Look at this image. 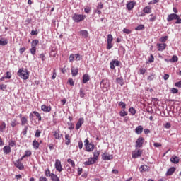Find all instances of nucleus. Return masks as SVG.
Returning a JSON list of instances; mask_svg holds the SVG:
<instances>
[{
	"instance_id": "24",
	"label": "nucleus",
	"mask_w": 181,
	"mask_h": 181,
	"mask_svg": "<svg viewBox=\"0 0 181 181\" xmlns=\"http://www.w3.org/2000/svg\"><path fill=\"white\" fill-rule=\"evenodd\" d=\"M88 81H90V76H88V74H85L83 75L82 82L83 83V84H86Z\"/></svg>"
},
{
	"instance_id": "15",
	"label": "nucleus",
	"mask_w": 181,
	"mask_h": 181,
	"mask_svg": "<svg viewBox=\"0 0 181 181\" xmlns=\"http://www.w3.org/2000/svg\"><path fill=\"white\" fill-rule=\"evenodd\" d=\"M84 124V119L83 117L79 118L76 123V129H80L81 125Z\"/></svg>"
},
{
	"instance_id": "9",
	"label": "nucleus",
	"mask_w": 181,
	"mask_h": 181,
	"mask_svg": "<svg viewBox=\"0 0 181 181\" xmlns=\"http://www.w3.org/2000/svg\"><path fill=\"white\" fill-rule=\"evenodd\" d=\"M136 5V2L132 1H129L127 4H126V8L127 9V11H132L134 9V6H135Z\"/></svg>"
},
{
	"instance_id": "63",
	"label": "nucleus",
	"mask_w": 181,
	"mask_h": 181,
	"mask_svg": "<svg viewBox=\"0 0 181 181\" xmlns=\"http://www.w3.org/2000/svg\"><path fill=\"white\" fill-rule=\"evenodd\" d=\"M175 87H178L179 88H181V81L175 83Z\"/></svg>"
},
{
	"instance_id": "55",
	"label": "nucleus",
	"mask_w": 181,
	"mask_h": 181,
	"mask_svg": "<svg viewBox=\"0 0 181 181\" xmlns=\"http://www.w3.org/2000/svg\"><path fill=\"white\" fill-rule=\"evenodd\" d=\"M155 61V57H153V54H151L150 58L148 59L149 63H153Z\"/></svg>"
},
{
	"instance_id": "59",
	"label": "nucleus",
	"mask_w": 181,
	"mask_h": 181,
	"mask_svg": "<svg viewBox=\"0 0 181 181\" xmlns=\"http://www.w3.org/2000/svg\"><path fill=\"white\" fill-rule=\"evenodd\" d=\"M6 85L5 84H1L0 85V90H2V91H5L6 90Z\"/></svg>"
},
{
	"instance_id": "2",
	"label": "nucleus",
	"mask_w": 181,
	"mask_h": 181,
	"mask_svg": "<svg viewBox=\"0 0 181 181\" xmlns=\"http://www.w3.org/2000/svg\"><path fill=\"white\" fill-rule=\"evenodd\" d=\"M85 19H86L85 15L74 13V16H72V20L74 22H76V23H78L79 22H81L82 21H84Z\"/></svg>"
},
{
	"instance_id": "44",
	"label": "nucleus",
	"mask_w": 181,
	"mask_h": 181,
	"mask_svg": "<svg viewBox=\"0 0 181 181\" xmlns=\"http://www.w3.org/2000/svg\"><path fill=\"white\" fill-rule=\"evenodd\" d=\"M118 105L119 107H122V110H125V108L127 107V104H125V103L124 102H119Z\"/></svg>"
},
{
	"instance_id": "61",
	"label": "nucleus",
	"mask_w": 181,
	"mask_h": 181,
	"mask_svg": "<svg viewBox=\"0 0 181 181\" xmlns=\"http://www.w3.org/2000/svg\"><path fill=\"white\" fill-rule=\"evenodd\" d=\"M112 47V42H107V45L106 47V49L107 50H110V49H111Z\"/></svg>"
},
{
	"instance_id": "12",
	"label": "nucleus",
	"mask_w": 181,
	"mask_h": 181,
	"mask_svg": "<svg viewBox=\"0 0 181 181\" xmlns=\"http://www.w3.org/2000/svg\"><path fill=\"white\" fill-rule=\"evenodd\" d=\"M14 166H16V168H18L19 170H23V169H25V165H23V163H22L21 161L16 160L14 163Z\"/></svg>"
},
{
	"instance_id": "62",
	"label": "nucleus",
	"mask_w": 181,
	"mask_h": 181,
	"mask_svg": "<svg viewBox=\"0 0 181 181\" xmlns=\"http://www.w3.org/2000/svg\"><path fill=\"white\" fill-rule=\"evenodd\" d=\"M22 134H23V135H26V134H28V126H25Z\"/></svg>"
},
{
	"instance_id": "52",
	"label": "nucleus",
	"mask_w": 181,
	"mask_h": 181,
	"mask_svg": "<svg viewBox=\"0 0 181 181\" xmlns=\"http://www.w3.org/2000/svg\"><path fill=\"white\" fill-rule=\"evenodd\" d=\"M6 76H4L6 78L9 79V78H12V74H11V72L7 71V72L6 73Z\"/></svg>"
},
{
	"instance_id": "30",
	"label": "nucleus",
	"mask_w": 181,
	"mask_h": 181,
	"mask_svg": "<svg viewBox=\"0 0 181 181\" xmlns=\"http://www.w3.org/2000/svg\"><path fill=\"white\" fill-rule=\"evenodd\" d=\"M148 170V167L146 165H141V167L139 168L140 172H146Z\"/></svg>"
},
{
	"instance_id": "28",
	"label": "nucleus",
	"mask_w": 181,
	"mask_h": 181,
	"mask_svg": "<svg viewBox=\"0 0 181 181\" xmlns=\"http://www.w3.org/2000/svg\"><path fill=\"white\" fill-rule=\"evenodd\" d=\"M116 83H117V84H119V86H124V78H122V77L117 78Z\"/></svg>"
},
{
	"instance_id": "50",
	"label": "nucleus",
	"mask_w": 181,
	"mask_h": 181,
	"mask_svg": "<svg viewBox=\"0 0 181 181\" xmlns=\"http://www.w3.org/2000/svg\"><path fill=\"white\" fill-rule=\"evenodd\" d=\"M112 35L108 34L107 35V42H112Z\"/></svg>"
},
{
	"instance_id": "51",
	"label": "nucleus",
	"mask_w": 181,
	"mask_h": 181,
	"mask_svg": "<svg viewBox=\"0 0 181 181\" xmlns=\"http://www.w3.org/2000/svg\"><path fill=\"white\" fill-rule=\"evenodd\" d=\"M6 45H8V41L0 40V46H6Z\"/></svg>"
},
{
	"instance_id": "22",
	"label": "nucleus",
	"mask_w": 181,
	"mask_h": 181,
	"mask_svg": "<svg viewBox=\"0 0 181 181\" xmlns=\"http://www.w3.org/2000/svg\"><path fill=\"white\" fill-rule=\"evenodd\" d=\"M170 162H172V163L177 164L179 160H180V159L179 158V157L174 156L170 158Z\"/></svg>"
},
{
	"instance_id": "43",
	"label": "nucleus",
	"mask_w": 181,
	"mask_h": 181,
	"mask_svg": "<svg viewBox=\"0 0 181 181\" xmlns=\"http://www.w3.org/2000/svg\"><path fill=\"white\" fill-rule=\"evenodd\" d=\"M128 115V113L125 111V109H123L122 111L119 112L120 117H125Z\"/></svg>"
},
{
	"instance_id": "14",
	"label": "nucleus",
	"mask_w": 181,
	"mask_h": 181,
	"mask_svg": "<svg viewBox=\"0 0 181 181\" xmlns=\"http://www.w3.org/2000/svg\"><path fill=\"white\" fill-rule=\"evenodd\" d=\"M102 159L103 160H111L112 159V156L108 154L107 153H104L102 155Z\"/></svg>"
},
{
	"instance_id": "64",
	"label": "nucleus",
	"mask_w": 181,
	"mask_h": 181,
	"mask_svg": "<svg viewBox=\"0 0 181 181\" xmlns=\"http://www.w3.org/2000/svg\"><path fill=\"white\" fill-rule=\"evenodd\" d=\"M39 181H47V178H46L45 177L41 176L39 178Z\"/></svg>"
},
{
	"instance_id": "23",
	"label": "nucleus",
	"mask_w": 181,
	"mask_h": 181,
	"mask_svg": "<svg viewBox=\"0 0 181 181\" xmlns=\"http://www.w3.org/2000/svg\"><path fill=\"white\" fill-rule=\"evenodd\" d=\"M81 36H83L85 39H87L88 37V31L86 30H82L79 32Z\"/></svg>"
},
{
	"instance_id": "58",
	"label": "nucleus",
	"mask_w": 181,
	"mask_h": 181,
	"mask_svg": "<svg viewBox=\"0 0 181 181\" xmlns=\"http://www.w3.org/2000/svg\"><path fill=\"white\" fill-rule=\"evenodd\" d=\"M123 33H126V35H129L131 33V30L128 28H124L123 30Z\"/></svg>"
},
{
	"instance_id": "57",
	"label": "nucleus",
	"mask_w": 181,
	"mask_h": 181,
	"mask_svg": "<svg viewBox=\"0 0 181 181\" xmlns=\"http://www.w3.org/2000/svg\"><path fill=\"white\" fill-rule=\"evenodd\" d=\"M86 13H90L91 11V8L89 6H86L84 9Z\"/></svg>"
},
{
	"instance_id": "6",
	"label": "nucleus",
	"mask_w": 181,
	"mask_h": 181,
	"mask_svg": "<svg viewBox=\"0 0 181 181\" xmlns=\"http://www.w3.org/2000/svg\"><path fill=\"white\" fill-rule=\"evenodd\" d=\"M141 155H142V150H135L132 153V158L133 159H137V158L141 157Z\"/></svg>"
},
{
	"instance_id": "48",
	"label": "nucleus",
	"mask_w": 181,
	"mask_h": 181,
	"mask_svg": "<svg viewBox=\"0 0 181 181\" xmlns=\"http://www.w3.org/2000/svg\"><path fill=\"white\" fill-rule=\"evenodd\" d=\"M30 53L33 56H35L36 54V47H31Z\"/></svg>"
},
{
	"instance_id": "32",
	"label": "nucleus",
	"mask_w": 181,
	"mask_h": 181,
	"mask_svg": "<svg viewBox=\"0 0 181 181\" xmlns=\"http://www.w3.org/2000/svg\"><path fill=\"white\" fill-rule=\"evenodd\" d=\"M39 45V40H33L31 42V47H36Z\"/></svg>"
},
{
	"instance_id": "42",
	"label": "nucleus",
	"mask_w": 181,
	"mask_h": 181,
	"mask_svg": "<svg viewBox=\"0 0 181 181\" xmlns=\"http://www.w3.org/2000/svg\"><path fill=\"white\" fill-rule=\"evenodd\" d=\"M6 128V124L5 122H3L1 125H0V132H4V129Z\"/></svg>"
},
{
	"instance_id": "27",
	"label": "nucleus",
	"mask_w": 181,
	"mask_h": 181,
	"mask_svg": "<svg viewBox=\"0 0 181 181\" xmlns=\"http://www.w3.org/2000/svg\"><path fill=\"white\" fill-rule=\"evenodd\" d=\"M79 95L81 98H84L86 96V88H81L79 90Z\"/></svg>"
},
{
	"instance_id": "36",
	"label": "nucleus",
	"mask_w": 181,
	"mask_h": 181,
	"mask_svg": "<svg viewBox=\"0 0 181 181\" xmlns=\"http://www.w3.org/2000/svg\"><path fill=\"white\" fill-rule=\"evenodd\" d=\"M68 163H70L71 165V168H76V163H74V160H71V158L67 159Z\"/></svg>"
},
{
	"instance_id": "34",
	"label": "nucleus",
	"mask_w": 181,
	"mask_h": 181,
	"mask_svg": "<svg viewBox=\"0 0 181 181\" xmlns=\"http://www.w3.org/2000/svg\"><path fill=\"white\" fill-rule=\"evenodd\" d=\"M149 16L151 17L149 18L150 22H155V21H156V15L152 13V14H150Z\"/></svg>"
},
{
	"instance_id": "8",
	"label": "nucleus",
	"mask_w": 181,
	"mask_h": 181,
	"mask_svg": "<svg viewBox=\"0 0 181 181\" xmlns=\"http://www.w3.org/2000/svg\"><path fill=\"white\" fill-rule=\"evenodd\" d=\"M53 136L55 139H57L58 141H60L62 138H63V134H60V130L57 129L56 131L52 132Z\"/></svg>"
},
{
	"instance_id": "33",
	"label": "nucleus",
	"mask_w": 181,
	"mask_h": 181,
	"mask_svg": "<svg viewBox=\"0 0 181 181\" xmlns=\"http://www.w3.org/2000/svg\"><path fill=\"white\" fill-rule=\"evenodd\" d=\"M93 158H92L93 159H96V160H98V156H100V151H95L93 152Z\"/></svg>"
},
{
	"instance_id": "25",
	"label": "nucleus",
	"mask_w": 181,
	"mask_h": 181,
	"mask_svg": "<svg viewBox=\"0 0 181 181\" xmlns=\"http://www.w3.org/2000/svg\"><path fill=\"white\" fill-rule=\"evenodd\" d=\"M143 12L144 13H151L152 12V8L149 6H146L144 8Z\"/></svg>"
},
{
	"instance_id": "46",
	"label": "nucleus",
	"mask_w": 181,
	"mask_h": 181,
	"mask_svg": "<svg viewBox=\"0 0 181 181\" xmlns=\"http://www.w3.org/2000/svg\"><path fill=\"white\" fill-rule=\"evenodd\" d=\"M75 60L76 62H80V60H81V57L80 56V54H75Z\"/></svg>"
},
{
	"instance_id": "13",
	"label": "nucleus",
	"mask_w": 181,
	"mask_h": 181,
	"mask_svg": "<svg viewBox=\"0 0 181 181\" xmlns=\"http://www.w3.org/2000/svg\"><path fill=\"white\" fill-rule=\"evenodd\" d=\"M175 172H176V168L171 167L167 170L165 176H172Z\"/></svg>"
},
{
	"instance_id": "40",
	"label": "nucleus",
	"mask_w": 181,
	"mask_h": 181,
	"mask_svg": "<svg viewBox=\"0 0 181 181\" xmlns=\"http://www.w3.org/2000/svg\"><path fill=\"white\" fill-rule=\"evenodd\" d=\"M169 37H168L167 35L165 36H163L160 38L159 41L161 42V43H165V42H166V40H168V38Z\"/></svg>"
},
{
	"instance_id": "56",
	"label": "nucleus",
	"mask_w": 181,
	"mask_h": 181,
	"mask_svg": "<svg viewBox=\"0 0 181 181\" xmlns=\"http://www.w3.org/2000/svg\"><path fill=\"white\" fill-rule=\"evenodd\" d=\"M11 125L13 128H15V127H16V125H18L16 120H15V119L12 120Z\"/></svg>"
},
{
	"instance_id": "49",
	"label": "nucleus",
	"mask_w": 181,
	"mask_h": 181,
	"mask_svg": "<svg viewBox=\"0 0 181 181\" xmlns=\"http://www.w3.org/2000/svg\"><path fill=\"white\" fill-rule=\"evenodd\" d=\"M40 134H42V132H40L39 129H37L35 134V138H40Z\"/></svg>"
},
{
	"instance_id": "10",
	"label": "nucleus",
	"mask_w": 181,
	"mask_h": 181,
	"mask_svg": "<svg viewBox=\"0 0 181 181\" xmlns=\"http://www.w3.org/2000/svg\"><path fill=\"white\" fill-rule=\"evenodd\" d=\"M97 162V158H90L87 161L84 162L85 166H90V165H94Z\"/></svg>"
},
{
	"instance_id": "3",
	"label": "nucleus",
	"mask_w": 181,
	"mask_h": 181,
	"mask_svg": "<svg viewBox=\"0 0 181 181\" xmlns=\"http://www.w3.org/2000/svg\"><path fill=\"white\" fill-rule=\"evenodd\" d=\"M100 86L103 88V92L105 93V91L108 90L110 83H108V81H107V79H103L100 82Z\"/></svg>"
},
{
	"instance_id": "5",
	"label": "nucleus",
	"mask_w": 181,
	"mask_h": 181,
	"mask_svg": "<svg viewBox=\"0 0 181 181\" xmlns=\"http://www.w3.org/2000/svg\"><path fill=\"white\" fill-rule=\"evenodd\" d=\"M120 64H121V62L116 60V59H113L110 63V67L111 70H115V66L117 67H119Z\"/></svg>"
},
{
	"instance_id": "45",
	"label": "nucleus",
	"mask_w": 181,
	"mask_h": 181,
	"mask_svg": "<svg viewBox=\"0 0 181 181\" xmlns=\"http://www.w3.org/2000/svg\"><path fill=\"white\" fill-rule=\"evenodd\" d=\"M32 155V151H29V150H27L25 151V154H24V156L25 158H29V156H30Z\"/></svg>"
},
{
	"instance_id": "37",
	"label": "nucleus",
	"mask_w": 181,
	"mask_h": 181,
	"mask_svg": "<svg viewBox=\"0 0 181 181\" xmlns=\"http://www.w3.org/2000/svg\"><path fill=\"white\" fill-rule=\"evenodd\" d=\"M45 176H47V177H52V173H50V170L49 168H47L45 170Z\"/></svg>"
},
{
	"instance_id": "29",
	"label": "nucleus",
	"mask_w": 181,
	"mask_h": 181,
	"mask_svg": "<svg viewBox=\"0 0 181 181\" xmlns=\"http://www.w3.org/2000/svg\"><path fill=\"white\" fill-rule=\"evenodd\" d=\"M50 177L52 181H60V178L57 176V175L54 173H52V175Z\"/></svg>"
},
{
	"instance_id": "11",
	"label": "nucleus",
	"mask_w": 181,
	"mask_h": 181,
	"mask_svg": "<svg viewBox=\"0 0 181 181\" xmlns=\"http://www.w3.org/2000/svg\"><path fill=\"white\" fill-rule=\"evenodd\" d=\"M177 16L178 15L176 13L169 14L167 17V21L172 22V21H175V20L177 19Z\"/></svg>"
},
{
	"instance_id": "20",
	"label": "nucleus",
	"mask_w": 181,
	"mask_h": 181,
	"mask_svg": "<svg viewBox=\"0 0 181 181\" xmlns=\"http://www.w3.org/2000/svg\"><path fill=\"white\" fill-rule=\"evenodd\" d=\"M71 71L72 77H76V76H77L78 74V68L72 67L71 69Z\"/></svg>"
},
{
	"instance_id": "47",
	"label": "nucleus",
	"mask_w": 181,
	"mask_h": 181,
	"mask_svg": "<svg viewBox=\"0 0 181 181\" xmlns=\"http://www.w3.org/2000/svg\"><path fill=\"white\" fill-rule=\"evenodd\" d=\"M146 112H148V114H154V110H153V109H152V107H151V108H149V107H148V108H146Z\"/></svg>"
},
{
	"instance_id": "60",
	"label": "nucleus",
	"mask_w": 181,
	"mask_h": 181,
	"mask_svg": "<svg viewBox=\"0 0 181 181\" xmlns=\"http://www.w3.org/2000/svg\"><path fill=\"white\" fill-rule=\"evenodd\" d=\"M175 20H176L175 23H176L177 25L181 23V18H180V17L179 16V15L177 16V18H175Z\"/></svg>"
},
{
	"instance_id": "17",
	"label": "nucleus",
	"mask_w": 181,
	"mask_h": 181,
	"mask_svg": "<svg viewBox=\"0 0 181 181\" xmlns=\"http://www.w3.org/2000/svg\"><path fill=\"white\" fill-rule=\"evenodd\" d=\"M142 132H144V127H142V125H139L136 127L135 133L137 134V135H141Z\"/></svg>"
},
{
	"instance_id": "31",
	"label": "nucleus",
	"mask_w": 181,
	"mask_h": 181,
	"mask_svg": "<svg viewBox=\"0 0 181 181\" xmlns=\"http://www.w3.org/2000/svg\"><path fill=\"white\" fill-rule=\"evenodd\" d=\"M179 60V58L176 55H173L170 59H169L170 63H176Z\"/></svg>"
},
{
	"instance_id": "53",
	"label": "nucleus",
	"mask_w": 181,
	"mask_h": 181,
	"mask_svg": "<svg viewBox=\"0 0 181 181\" xmlns=\"http://www.w3.org/2000/svg\"><path fill=\"white\" fill-rule=\"evenodd\" d=\"M74 59H75V56H74V54H71L70 56H69V62L71 63L73 62H74Z\"/></svg>"
},
{
	"instance_id": "35",
	"label": "nucleus",
	"mask_w": 181,
	"mask_h": 181,
	"mask_svg": "<svg viewBox=\"0 0 181 181\" xmlns=\"http://www.w3.org/2000/svg\"><path fill=\"white\" fill-rule=\"evenodd\" d=\"M34 115L38 118V121H42V116H40V114L39 112L33 111Z\"/></svg>"
},
{
	"instance_id": "38",
	"label": "nucleus",
	"mask_w": 181,
	"mask_h": 181,
	"mask_svg": "<svg viewBox=\"0 0 181 181\" xmlns=\"http://www.w3.org/2000/svg\"><path fill=\"white\" fill-rule=\"evenodd\" d=\"M129 112H130V114L132 115H135V114H136V110L133 107H131L129 109Z\"/></svg>"
},
{
	"instance_id": "4",
	"label": "nucleus",
	"mask_w": 181,
	"mask_h": 181,
	"mask_svg": "<svg viewBox=\"0 0 181 181\" xmlns=\"http://www.w3.org/2000/svg\"><path fill=\"white\" fill-rule=\"evenodd\" d=\"M144 141H145V139H144V137L142 136H139L136 141L135 148L136 149L142 148V146H144Z\"/></svg>"
},
{
	"instance_id": "39",
	"label": "nucleus",
	"mask_w": 181,
	"mask_h": 181,
	"mask_svg": "<svg viewBox=\"0 0 181 181\" xmlns=\"http://www.w3.org/2000/svg\"><path fill=\"white\" fill-rule=\"evenodd\" d=\"M144 29H145V25L140 24L135 28V30H144Z\"/></svg>"
},
{
	"instance_id": "18",
	"label": "nucleus",
	"mask_w": 181,
	"mask_h": 181,
	"mask_svg": "<svg viewBox=\"0 0 181 181\" xmlns=\"http://www.w3.org/2000/svg\"><path fill=\"white\" fill-rule=\"evenodd\" d=\"M41 110L42 111H44V112H50V111H52V107L42 105L41 106Z\"/></svg>"
},
{
	"instance_id": "21",
	"label": "nucleus",
	"mask_w": 181,
	"mask_h": 181,
	"mask_svg": "<svg viewBox=\"0 0 181 181\" xmlns=\"http://www.w3.org/2000/svg\"><path fill=\"white\" fill-rule=\"evenodd\" d=\"M3 152L5 155H8V153H11V146H6L3 148Z\"/></svg>"
},
{
	"instance_id": "16",
	"label": "nucleus",
	"mask_w": 181,
	"mask_h": 181,
	"mask_svg": "<svg viewBox=\"0 0 181 181\" xmlns=\"http://www.w3.org/2000/svg\"><path fill=\"white\" fill-rule=\"evenodd\" d=\"M166 46L167 45L165 43H162V44H157V47H158V50L159 52H163V50H165L166 49Z\"/></svg>"
},
{
	"instance_id": "41",
	"label": "nucleus",
	"mask_w": 181,
	"mask_h": 181,
	"mask_svg": "<svg viewBox=\"0 0 181 181\" xmlns=\"http://www.w3.org/2000/svg\"><path fill=\"white\" fill-rule=\"evenodd\" d=\"M25 124H28V119L25 117H23L21 118V125H25Z\"/></svg>"
},
{
	"instance_id": "26",
	"label": "nucleus",
	"mask_w": 181,
	"mask_h": 181,
	"mask_svg": "<svg viewBox=\"0 0 181 181\" xmlns=\"http://www.w3.org/2000/svg\"><path fill=\"white\" fill-rule=\"evenodd\" d=\"M39 146H40V144L37 141H36V139L33 140V148H34V149L37 150V149H39Z\"/></svg>"
},
{
	"instance_id": "1",
	"label": "nucleus",
	"mask_w": 181,
	"mask_h": 181,
	"mask_svg": "<svg viewBox=\"0 0 181 181\" xmlns=\"http://www.w3.org/2000/svg\"><path fill=\"white\" fill-rule=\"evenodd\" d=\"M17 75L23 80H28L29 78V71L26 69L21 68L18 71Z\"/></svg>"
},
{
	"instance_id": "7",
	"label": "nucleus",
	"mask_w": 181,
	"mask_h": 181,
	"mask_svg": "<svg viewBox=\"0 0 181 181\" xmlns=\"http://www.w3.org/2000/svg\"><path fill=\"white\" fill-rule=\"evenodd\" d=\"M55 169L56 170H57V172H62L63 170V167H62V162L59 160V159H57L55 160Z\"/></svg>"
},
{
	"instance_id": "54",
	"label": "nucleus",
	"mask_w": 181,
	"mask_h": 181,
	"mask_svg": "<svg viewBox=\"0 0 181 181\" xmlns=\"http://www.w3.org/2000/svg\"><path fill=\"white\" fill-rule=\"evenodd\" d=\"M40 59H41L42 62H45V60H46V56H45V54H40Z\"/></svg>"
},
{
	"instance_id": "19",
	"label": "nucleus",
	"mask_w": 181,
	"mask_h": 181,
	"mask_svg": "<svg viewBox=\"0 0 181 181\" xmlns=\"http://www.w3.org/2000/svg\"><path fill=\"white\" fill-rule=\"evenodd\" d=\"M95 146L94 144L90 143L87 146H86V149L87 152H93L94 151Z\"/></svg>"
}]
</instances>
